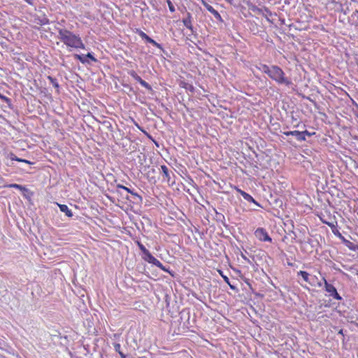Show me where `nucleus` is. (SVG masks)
Returning a JSON list of instances; mask_svg holds the SVG:
<instances>
[{
	"label": "nucleus",
	"instance_id": "nucleus-12",
	"mask_svg": "<svg viewBox=\"0 0 358 358\" xmlns=\"http://www.w3.org/2000/svg\"><path fill=\"white\" fill-rule=\"evenodd\" d=\"M238 192L241 194V195L244 198V199H245L246 201H249V202H252L254 203L257 206H259L260 207V204L257 202L254 199L253 197L250 195L249 194H248L247 192L241 190V189H238Z\"/></svg>",
	"mask_w": 358,
	"mask_h": 358
},
{
	"label": "nucleus",
	"instance_id": "nucleus-25",
	"mask_svg": "<svg viewBox=\"0 0 358 358\" xmlns=\"http://www.w3.org/2000/svg\"><path fill=\"white\" fill-rule=\"evenodd\" d=\"M8 157L12 160V161H16V162H22V158H19L17 157L15 154L10 152L9 155H8Z\"/></svg>",
	"mask_w": 358,
	"mask_h": 358
},
{
	"label": "nucleus",
	"instance_id": "nucleus-39",
	"mask_svg": "<svg viewBox=\"0 0 358 358\" xmlns=\"http://www.w3.org/2000/svg\"><path fill=\"white\" fill-rule=\"evenodd\" d=\"M326 223H327L329 226H330V227L334 226L332 224H331V223H329V222H326Z\"/></svg>",
	"mask_w": 358,
	"mask_h": 358
},
{
	"label": "nucleus",
	"instance_id": "nucleus-23",
	"mask_svg": "<svg viewBox=\"0 0 358 358\" xmlns=\"http://www.w3.org/2000/svg\"><path fill=\"white\" fill-rule=\"evenodd\" d=\"M8 157L12 160V161H16V162H22V158H19L17 157L15 154L10 152L9 155H8Z\"/></svg>",
	"mask_w": 358,
	"mask_h": 358
},
{
	"label": "nucleus",
	"instance_id": "nucleus-29",
	"mask_svg": "<svg viewBox=\"0 0 358 358\" xmlns=\"http://www.w3.org/2000/svg\"><path fill=\"white\" fill-rule=\"evenodd\" d=\"M167 3H168L169 8L170 11L171 13H173L175 11V7H174L173 4L172 3V2L170 0H168Z\"/></svg>",
	"mask_w": 358,
	"mask_h": 358
},
{
	"label": "nucleus",
	"instance_id": "nucleus-4",
	"mask_svg": "<svg viewBox=\"0 0 358 358\" xmlns=\"http://www.w3.org/2000/svg\"><path fill=\"white\" fill-rule=\"evenodd\" d=\"M255 236L260 241H268L270 243L272 242V238L270 237L266 230L264 228H257L255 231Z\"/></svg>",
	"mask_w": 358,
	"mask_h": 358
},
{
	"label": "nucleus",
	"instance_id": "nucleus-6",
	"mask_svg": "<svg viewBox=\"0 0 358 358\" xmlns=\"http://www.w3.org/2000/svg\"><path fill=\"white\" fill-rule=\"evenodd\" d=\"M129 75L137 82H138L143 87L146 88L149 91H152V88L151 85L143 80L134 71H131L129 73Z\"/></svg>",
	"mask_w": 358,
	"mask_h": 358
},
{
	"label": "nucleus",
	"instance_id": "nucleus-3",
	"mask_svg": "<svg viewBox=\"0 0 358 358\" xmlns=\"http://www.w3.org/2000/svg\"><path fill=\"white\" fill-rule=\"evenodd\" d=\"M323 280L324 281V289L329 293V296L338 301L342 300V297L338 293L336 287L333 285L329 283L325 278H323Z\"/></svg>",
	"mask_w": 358,
	"mask_h": 358
},
{
	"label": "nucleus",
	"instance_id": "nucleus-28",
	"mask_svg": "<svg viewBox=\"0 0 358 358\" xmlns=\"http://www.w3.org/2000/svg\"><path fill=\"white\" fill-rule=\"evenodd\" d=\"M114 348H115V350L119 353V355L121 356V354H124L121 350V345L119 343H115L114 344Z\"/></svg>",
	"mask_w": 358,
	"mask_h": 358
},
{
	"label": "nucleus",
	"instance_id": "nucleus-30",
	"mask_svg": "<svg viewBox=\"0 0 358 358\" xmlns=\"http://www.w3.org/2000/svg\"><path fill=\"white\" fill-rule=\"evenodd\" d=\"M0 99H2L3 101H4L5 102H6L7 103H9L10 102V99H8V97L1 94V93H0Z\"/></svg>",
	"mask_w": 358,
	"mask_h": 358
},
{
	"label": "nucleus",
	"instance_id": "nucleus-18",
	"mask_svg": "<svg viewBox=\"0 0 358 358\" xmlns=\"http://www.w3.org/2000/svg\"><path fill=\"white\" fill-rule=\"evenodd\" d=\"M258 69L262 71L263 73L268 75L270 71H271V66H268L266 64H260L258 66Z\"/></svg>",
	"mask_w": 358,
	"mask_h": 358
},
{
	"label": "nucleus",
	"instance_id": "nucleus-41",
	"mask_svg": "<svg viewBox=\"0 0 358 358\" xmlns=\"http://www.w3.org/2000/svg\"><path fill=\"white\" fill-rule=\"evenodd\" d=\"M24 168H25V166H23V168L22 167V168H20V169H21L22 171H25V169H24Z\"/></svg>",
	"mask_w": 358,
	"mask_h": 358
},
{
	"label": "nucleus",
	"instance_id": "nucleus-26",
	"mask_svg": "<svg viewBox=\"0 0 358 358\" xmlns=\"http://www.w3.org/2000/svg\"><path fill=\"white\" fill-rule=\"evenodd\" d=\"M220 273H221V275H222L224 282H227L229 285L230 288L232 289H235L236 287L230 284V281H229V278L227 276H226V275H224L222 273V271H220Z\"/></svg>",
	"mask_w": 358,
	"mask_h": 358
},
{
	"label": "nucleus",
	"instance_id": "nucleus-43",
	"mask_svg": "<svg viewBox=\"0 0 358 358\" xmlns=\"http://www.w3.org/2000/svg\"><path fill=\"white\" fill-rule=\"evenodd\" d=\"M357 117H358V115H357Z\"/></svg>",
	"mask_w": 358,
	"mask_h": 358
},
{
	"label": "nucleus",
	"instance_id": "nucleus-33",
	"mask_svg": "<svg viewBox=\"0 0 358 358\" xmlns=\"http://www.w3.org/2000/svg\"><path fill=\"white\" fill-rule=\"evenodd\" d=\"M22 162L25 163V164H29V165H32V164H34V162H31V161H29V160H27V159H22Z\"/></svg>",
	"mask_w": 358,
	"mask_h": 358
},
{
	"label": "nucleus",
	"instance_id": "nucleus-1",
	"mask_svg": "<svg viewBox=\"0 0 358 358\" xmlns=\"http://www.w3.org/2000/svg\"><path fill=\"white\" fill-rule=\"evenodd\" d=\"M58 31V38H59L66 45L75 48H85V45L82 42V40L79 37L74 34L73 32L65 29L57 28Z\"/></svg>",
	"mask_w": 358,
	"mask_h": 358
},
{
	"label": "nucleus",
	"instance_id": "nucleus-5",
	"mask_svg": "<svg viewBox=\"0 0 358 358\" xmlns=\"http://www.w3.org/2000/svg\"><path fill=\"white\" fill-rule=\"evenodd\" d=\"M4 187H8V188H15V189L22 191L23 192V196L26 199H30V196L27 195V193H30L31 195L33 194V193L30 192V191L25 186L18 185L16 183L8 184V185H6Z\"/></svg>",
	"mask_w": 358,
	"mask_h": 358
},
{
	"label": "nucleus",
	"instance_id": "nucleus-11",
	"mask_svg": "<svg viewBox=\"0 0 358 358\" xmlns=\"http://www.w3.org/2000/svg\"><path fill=\"white\" fill-rule=\"evenodd\" d=\"M283 134L287 136H293L299 141H303L306 140V138H304V136H303L302 131H296V130L285 131V132H283Z\"/></svg>",
	"mask_w": 358,
	"mask_h": 358
},
{
	"label": "nucleus",
	"instance_id": "nucleus-42",
	"mask_svg": "<svg viewBox=\"0 0 358 358\" xmlns=\"http://www.w3.org/2000/svg\"><path fill=\"white\" fill-rule=\"evenodd\" d=\"M357 275H358V271H357Z\"/></svg>",
	"mask_w": 358,
	"mask_h": 358
},
{
	"label": "nucleus",
	"instance_id": "nucleus-37",
	"mask_svg": "<svg viewBox=\"0 0 358 358\" xmlns=\"http://www.w3.org/2000/svg\"><path fill=\"white\" fill-rule=\"evenodd\" d=\"M338 335H341L343 337L344 336L343 335V329H340L338 332Z\"/></svg>",
	"mask_w": 358,
	"mask_h": 358
},
{
	"label": "nucleus",
	"instance_id": "nucleus-10",
	"mask_svg": "<svg viewBox=\"0 0 358 358\" xmlns=\"http://www.w3.org/2000/svg\"><path fill=\"white\" fill-rule=\"evenodd\" d=\"M143 259L150 264H152L159 268H162V264L150 252L145 257H143Z\"/></svg>",
	"mask_w": 358,
	"mask_h": 358
},
{
	"label": "nucleus",
	"instance_id": "nucleus-16",
	"mask_svg": "<svg viewBox=\"0 0 358 358\" xmlns=\"http://www.w3.org/2000/svg\"><path fill=\"white\" fill-rule=\"evenodd\" d=\"M297 275L301 276L303 280L306 281V282L311 284L309 279L310 274L308 272L300 271L297 273Z\"/></svg>",
	"mask_w": 358,
	"mask_h": 358
},
{
	"label": "nucleus",
	"instance_id": "nucleus-27",
	"mask_svg": "<svg viewBox=\"0 0 358 358\" xmlns=\"http://www.w3.org/2000/svg\"><path fill=\"white\" fill-rule=\"evenodd\" d=\"M149 43L153 45L154 46L157 47V48L160 49V50H162V46L161 44L158 43L157 42H156L155 40H153L152 38H150V41L148 42Z\"/></svg>",
	"mask_w": 358,
	"mask_h": 358
},
{
	"label": "nucleus",
	"instance_id": "nucleus-9",
	"mask_svg": "<svg viewBox=\"0 0 358 358\" xmlns=\"http://www.w3.org/2000/svg\"><path fill=\"white\" fill-rule=\"evenodd\" d=\"M117 189H124V190L127 191V192H128V193L131 194L134 196V198L135 199H137V200H138V201H136V203H141V202L143 201V198H142V196H140V195H139L138 194H137L136 192H134L132 189H129V188H128V187H125V186H124V185H120V184H118V185H117Z\"/></svg>",
	"mask_w": 358,
	"mask_h": 358
},
{
	"label": "nucleus",
	"instance_id": "nucleus-14",
	"mask_svg": "<svg viewBox=\"0 0 358 358\" xmlns=\"http://www.w3.org/2000/svg\"><path fill=\"white\" fill-rule=\"evenodd\" d=\"M58 207L59 208V210L64 213L66 215L69 217H71L73 216L72 211L69 208V207L65 204H59L57 203Z\"/></svg>",
	"mask_w": 358,
	"mask_h": 358
},
{
	"label": "nucleus",
	"instance_id": "nucleus-15",
	"mask_svg": "<svg viewBox=\"0 0 358 358\" xmlns=\"http://www.w3.org/2000/svg\"><path fill=\"white\" fill-rule=\"evenodd\" d=\"M161 169L162 172L163 180H166L169 182L171 179V176L168 167L165 165H162L161 166Z\"/></svg>",
	"mask_w": 358,
	"mask_h": 358
},
{
	"label": "nucleus",
	"instance_id": "nucleus-36",
	"mask_svg": "<svg viewBox=\"0 0 358 358\" xmlns=\"http://www.w3.org/2000/svg\"><path fill=\"white\" fill-rule=\"evenodd\" d=\"M27 3H28L30 5H34V0H24Z\"/></svg>",
	"mask_w": 358,
	"mask_h": 358
},
{
	"label": "nucleus",
	"instance_id": "nucleus-7",
	"mask_svg": "<svg viewBox=\"0 0 358 358\" xmlns=\"http://www.w3.org/2000/svg\"><path fill=\"white\" fill-rule=\"evenodd\" d=\"M202 3L205 6V8L214 16V17L219 22H222L223 20L220 15V14L218 13L217 10H216L212 6L208 4L205 1L202 0Z\"/></svg>",
	"mask_w": 358,
	"mask_h": 358
},
{
	"label": "nucleus",
	"instance_id": "nucleus-38",
	"mask_svg": "<svg viewBox=\"0 0 358 358\" xmlns=\"http://www.w3.org/2000/svg\"><path fill=\"white\" fill-rule=\"evenodd\" d=\"M242 257H243L244 259H245V260H248V259H247V257H246L245 256H244L243 255H242Z\"/></svg>",
	"mask_w": 358,
	"mask_h": 358
},
{
	"label": "nucleus",
	"instance_id": "nucleus-8",
	"mask_svg": "<svg viewBox=\"0 0 358 358\" xmlns=\"http://www.w3.org/2000/svg\"><path fill=\"white\" fill-rule=\"evenodd\" d=\"M74 57H75L76 59L79 60L83 64H85V63H88L89 64L88 59H91L92 61H94V62H96L97 61L96 59L90 52L87 53V55H78V54H76L74 55Z\"/></svg>",
	"mask_w": 358,
	"mask_h": 358
},
{
	"label": "nucleus",
	"instance_id": "nucleus-20",
	"mask_svg": "<svg viewBox=\"0 0 358 358\" xmlns=\"http://www.w3.org/2000/svg\"><path fill=\"white\" fill-rule=\"evenodd\" d=\"M137 33L142 39L146 41L148 43L150 41L151 38L143 31L138 29Z\"/></svg>",
	"mask_w": 358,
	"mask_h": 358
},
{
	"label": "nucleus",
	"instance_id": "nucleus-19",
	"mask_svg": "<svg viewBox=\"0 0 358 358\" xmlns=\"http://www.w3.org/2000/svg\"><path fill=\"white\" fill-rule=\"evenodd\" d=\"M48 79L50 80V83L52 84L53 87L57 90V92H59V85L57 81V79L48 76Z\"/></svg>",
	"mask_w": 358,
	"mask_h": 358
},
{
	"label": "nucleus",
	"instance_id": "nucleus-22",
	"mask_svg": "<svg viewBox=\"0 0 358 358\" xmlns=\"http://www.w3.org/2000/svg\"><path fill=\"white\" fill-rule=\"evenodd\" d=\"M346 245L348 246V248L351 250H353V251H355L358 249V246L356 245L355 244H354L353 243L350 242V241H346Z\"/></svg>",
	"mask_w": 358,
	"mask_h": 358
},
{
	"label": "nucleus",
	"instance_id": "nucleus-2",
	"mask_svg": "<svg viewBox=\"0 0 358 358\" xmlns=\"http://www.w3.org/2000/svg\"><path fill=\"white\" fill-rule=\"evenodd\" d=\"M268 76L279 85H285L286 86L292 85L290 79L285 76V73L278 66H271V71Z\"/></svg>",
	"mask_w": 358,
	"mask_h": 358
},
{
	"label": "nucleus",
	"instance_id": "nucleus-24",
	"mask_svg": "<svg viewBox=\"0 0 358 358\" xmlns=\"http://www.w3.org/2000/svg\"><path fill=\"white\" fill-rule=\"evenodd\" d=\"M8 157L12 160V161H16V162H22V158H19L17 157L15 154L10 152L9 155H8Z\"/></svg>",
	"mask_w": 358,
	"mask_h": 358
},
{
	"label": "nucleus",
	"instance_id": "nucleus-40",
	"mask_svg": "<svg viewBox=\"0 0 358 358\" xmlns=\"http://www.w3.org/2000/svg\"><path fill=\"white\" fill-rule=\"evenodd\" d=\"M24 168H25V166H23V168L22 167V168H20V169H21L22 171H25V169H24Z\"/></svg>",
	"mask_w": 358,
	"mask_h": 358
},
{
	"label": "nucleus",
	"instance_id": "nucleus-32",
	"mask_svg": "<svg viewBox=\"0 0 358 358\" xmlns=\"http://www.w3.org/2000/svg\"><path fill=\"white\" fill-rule=\"evenodd\" d=\"M162 270L169 273L171 275L173 276L174 274L169 270V268H166L162 265V268H160Z\"/></svg>",
	"mask_w": 358,
	"mask_h": 358
},
{
	"label": "nucleus",
	"instance_id": "nucleus-31",
	"mask_svg": "<svg viewBox=\"0 0 358 358\" xmlns=\"http://www.w3.org/2000/svg\"><path fill=\"white\" fill-rule=\"evenodd\" d=\"M302 134H303V136H304V138H306V136H313V134H315V132L310 133L308 130H305V131H302Z\"/></svg>",
	"mask_w": 358,
	"mask_h": 358
},
{
	"label": "nucleus",
	"instance_id": "nucleus-35",
	"mask_svg": "<svg viewBox=\"0 0 358 358\" xmlns=\"http://www.w3.org/2000/svg\"><path fill=\"white\" fill-rule=\"evenodd\" d=\"M216 215L218 217L219 220H221V218L224 220V216L222 214L216 212Z\"/></svg>",
	"mask_w": 358,
	"mask_h": 358
},
{
	"label": "nucleus",
	"instance_id": "nucleus-34",
	"mask_svg": "<svg viewBox=\"0 0 358 358\" xmlns=\"http://www.w3.org/2000/svg\"><path fill=\"white\" fill-rule=\"evenodd\" d=\"M352 17L357 18V23H358V10H355L353 14Z\"/></svg>",
	"mask_w": 358,
	"mask_h": 358
},
{
	"label": "nucleus",
	"instance_id": "nucleus-17",
	"mask_svg": "<svg viewBox=\"0 0 358 358\" xmlns=\"http://www.w3.org/2000/svg\"><path fill=\"white\" fill-rule=\"evenodd\" d=\"M37 24L40 25H45L50 23L49 19L47 18L45 15H43L42 17H38L36 19Z\"/></svg>",
	"mask_w": 358,
	"mask_h": 358
},
{
	"label": "nucleus",
	"instance_id": "nucleus-13",
	"mask_svg": "<svg viewBox=\"0 0 358 358\" xmlns=\"http://www.w3.org/2000/svg\"><path fill=\"white\" fill-rule=\"evenodd\" d=\"M183 24L189 29L192 32H193V27L192 24V15L189 13H187V17L182 19Z\"/></svg>",
	"mask_w": 358,
	"mask_h": 358
},
{
	"label": "nucleus",
	"instance_id": "nucleus-21",
	"mask_svg": "<svg viewBox=\"0 0 358 358\" xmlns=\"http://www.w3.org/2000/svg\"><path fill=\"white\" fill-rule=\"evenodd\" d=\"M137 244L140 250L143 252V257H145L148 254L150 253L149 250H147L141 243L138 242Z\"/></svg>",
	"mask_w": 358,
	"mask_h": 358
}]
</instances>
